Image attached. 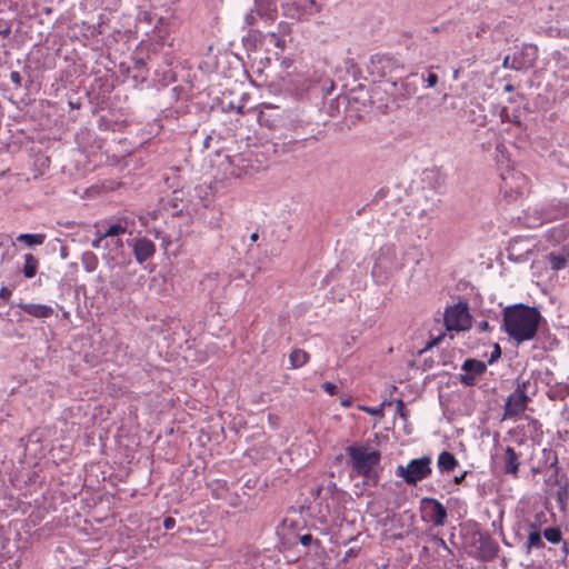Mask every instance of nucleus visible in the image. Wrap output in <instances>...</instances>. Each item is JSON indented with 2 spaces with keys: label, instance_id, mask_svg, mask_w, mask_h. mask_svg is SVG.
Here are the masks:
<instances>
[{
  "label": "nucleus",
  "instance_id": "nucleus-1",
  "mask_svg": "<svg viewBox=\"0 0 569 569\" xmlns=\"http://www.w3.org/2000/svg\"><path fill=\"white\" fill-rule=\"evenodd\" d=\"M542 317L536 307L523 303L509 306L503 310L502 329L517 343L536 337Z\"/></svg>",
  "mask_w": 569,
  "mask_h": 569
},
{
  "label": "nucleus",
  "instance_id": "nucleus-2",
  "mask_svg": "<svg viewBox=\"0 0 569 569\" xmlns=\"http://www.w3.org/2000/svg\"><path fill=\"white\" fill-rule=\"evenodd\" d=\"M346 453L349 457V465L352 471L365 478L366 485L376 486L379 481V475L375 470L381 461V452L379 450H369L368 445L352 443L346 447Z\"/></svg>",
  "mask_w": 569,
  "mask_h": 569
},
{
  "label": "nucleus",
  "instance_id": "nucleus-3",
  "mask_svg": "<svg viewBox=\"0 0 569 569\" xmlns=\"http://www.w3.org/2000/svg\"><path fill=\"white\" fill-rule=\"evenodd\" d=\"M431 457L423 456L418 459H412L405 467L399 465L396 469V475L403 479L408 486H416L419 481L428 478L431 472Z\"/></svg>",
  "mask_w": 569,
  "mask_h": 569
},
{
  "label": "nucleus",
  "instance_id": "nucleus-4",
  "mask_svg": "<svg viewBox=\"0 0 569 569\" xmlns=\"http://www.w3.org/2000/svg\"><path fill=\"white\" fill-rule=\"evenodd\" d=\"M400 269L395 244H383L375 254L372 276L387 279Z\"/></svg>",
  "mask_w": 569,
  "mask_h": 569
},
{
  "label": "nucleus",
  "instance_id": "nucleus-5",
  "mask_svg": "<svg viewBox=\"0 0 569 569\" xmlns=\"http://www.w3.org/2000/svg\"><path fill=\"white\" fill-rule=\"evenodd\" d=\"M446 329L451 330H467L471 326V318L468 310V305L458 302L446 309L443 315Z\"/></svg>",
  "mask_w": 569,
  "mask_h": 569
},
{
  "label": "nucleus",
  "instance_id": "nucleus-6",
  "mask_svg": "<svg viewBox=\"0 0 569 569\" xmlns=\"http://www.w3.org/2000/svg\"><path fill=\"white\" fill-rule=\"evenodd\" d=\"M420 510L422 520L432 523L435 527H442L447 521V508L435 498H422Z\"/></svg>",
  "mask_w": 569,
  "mask_h": 569
},
{
  "label": "nucleus",
  "instance_id": "nucleus-7",
  "mask_svg": "<svg viewBox=\"0 0 569 569\" xmlns=\"http://www.w3.org/2000/svg\"><path fill=\"white\" fill-rule=\"evenodd\" d=\"M501 180L500 190L509 199L521 196L527 187L526 176L515 170L501 174Z\"/></svg>",
  "mask_w": 569,
  "mask_h": 569
},
{
  "label": "nucleus",
  "instance_id": "nucleus-8",
  "mask_svg": "<svg viewBox=\"0 0 569 569\" xmlns=\"http://www.w3.org/2000/svg\"><path fill=\"white\" fill-rule=\"evenodd\" d=\"M461 370L463 373L458 376L460 383L465 387H473L478 378L487 372V365L481 360L468 358L461 365Z\"/></svg>",
  "mask_w": 569,
  "mask_h": 569
},
{
  "label": "nucleus",
  "instance_id": "nucleus-9",
  "mask_svg": "<svg viewBox=\"0 0 569 569\" xmlns=\"http://www.w3.org/2000/svg\"><path fill=\"white\" fill-rule=\"evenodd\" d=\"M475 537H477L475 542L478 545V559L485 562L495 560L500 550L498 542L486 531H476Z\"/></svg>",
  "mask_w": 569,
  "mask_h": 569
},
{
  "label": "nucleus",
  "instance_id": "nucleus-10",
  "mask_svg": "<svg viewBox=\"0 0 569 569\" xmlns=\"http://www.w3.org/2000/svg\"><path fill=\"white\" fill-rule=\"evenodd\" d=\"M538 59V48L535 44H523L518 51L512 54L511 66L512 70L527 71L531 69Z\"/></svg>",
  "mask_w": 569,
  "mask_h": 569
},
{
  "label": "nucleus",
  "instance_id": "nucleus-11",
  "mask_svg": "<svg viewBox=\"0 0 569 569\" xmlns=\"http://www.w3.org/2000/svg\"><path fill=\"white\" fill-rule=\"evenodd\" d=\"M134 224V220L128 216H121L117 218H111L109 220H104L102 226H104V230L102 231V236L107 238L119 237L124 233H132L130 228Z\"/></svg>",
  "mask_w": 569,
  "mask_h": 569
},
{
  "label": "nucleus",
  "instance_id": "nucleus-12",
  "mask_svg": "<svg viewBox=\"0 0 569 569\" xmlns=\"http://www.w3.org/2000/svg\"><path fill=\"white\" fill-rule=\"evenodd\" d=\"M398 68L397 59L388 53H376L370 58V72L386 77Z\"/></svg>",
  "mask_w": 569,
  "mask_h": 569
},
{
  "label": "nucleus",
  "instance_id": "nucleus-13",
  "mask_svg": "<svg viewBox=\"0 0 569 569\" xmlns=\"http://www.w3.org/2000/svg\"><path fill=\"white\" fill-rule=\"evenodd\" d=\"M531 399L520 391L513 390L505 403L503 419H510L521 415L528 407Z\"/></svg>",
  "mask_w": 569,
  "mask_h": 569
},
{
  "label": "nucleus",
  "instance_id": "nucleus-14",
  "mask_svg": "<svg viewBox=\"0 0 569 569\" xmlns=\"http://www.w3.org/2000/svg\"><path fill=\"white\" fill-rule=\"evenodd\" d=\"M567 217H569V201H551L540 208L542 222H551Z\"/></svg>",
  "mask_w": 569,
  "mask_h": 569
},
{
  "label": "nucleus",
  "instance_id": "nucleus-15",
  "mask_svg": "<svg viewBox=\"0 0 569 569\" xmlns=\"http://www.w3.org/2000/svg\"><path fill=\"white\" fill-rule=\"evenodd\" d=\"M446 174L439 168H429L422 172V182L435 191H440L446 184Z\"/></svg>",
  "mask_w": 569,
  "mask_h": 569
},
{
  "label": "nucleus",
  "instance_id": "nucleus-16",
  "mask_svg": "<svg viewBox=\"0 0 569 569\" xmlns=\"http://www.w3.org/2000/svg\"><path fill=\"white\" fill-rule=\"evenodd\" d=\"M132 249L134 258L139 263H143L144 261L150 259L156 252L154 243L147 238L137 239L133 243Z\"/></svg>",
  "mask_w": 569,
  "mask_h": 569
},
{
  "label": "nucleus",
  "instance_id": "nucleus-17",
  "mask_svg": "<svg viewBox=\"0 0 569 569\" xmlns=\"http://www.w3.org/2000/svg\"><path fill=\"white\" fill-rule=\"evenodd\" d=\"M17 306L29 316L38 319L50 318L54 315L53 308L47 305L19 302Z\"/></svg>",
  "mask_w": 569,
  "mask_h": 569
},
{
  "label": "nucleus",
  "instance_id": "nucleus-18",
  "mask_svg": "<svg viewBox=\"0 0 569 569\" xmlns=\"http://www.w3.org/2000/svg\"><path fill=\"white\" fill-rule=\"evenodd\" d=\"M502 462H503L505 473L517 477L520 462H519V456L512 447L508 446L505 449V453L502 456Z\"/></svg>",
  "mask_w": 569,
  "mask_h": 569
},
{
  "label": "nucleus",
  "instance_id": "nucleus-19",
  "mask_svg": "<svg viewBox=\"0 0 569 569\" xmlns=\"http://www.w3.org/2000/svg\"><path fill=\"white\" fill-rule=\"evenodd\" d=\"M516 391H520L521 393H525V396L529 397L531 399L532 396L537 393L538 386L537 381L533 380L531 377L526 375H520L516 379Z\"/></svg>",
  "mask_w": 569,
  "mask_h": 569
},
{
  "label": "nucleus",
  "instance_id": "nucleus-20",
  "mask_svg": "<svg viewBox=\"0 0 569 569\" xmlns=\"http://www.w3.org/2000/svg\"><path fill=\"white\" fill-rule=\"evenodd\" d=\"M458 463L459 462L455 455L449 451H442L438 456L437 467L440 473H448L450 471H453Z\"/></svg>",
  "mask_w": 569,
  "mask_h": 569
},
{
  "label": "nucleus",
  "instance_id": "nucleus-21",
  "mask_svg": "<svg viewBox=\"0 0 569 569\" xmlns=\"http://www.w3.org/2000/svg\"><path fill=\"white\" fill-rule=\"evenodd\" d=\"M569 238V221L558 224L548 231V240L553 243H560Z\"/></svg>",
  "mask_w": 569,
  "mask_h": 569
},
{
  "label": "nucleus",
  "instance_id": "nucleus-22",
  "mask_svg": "<svg viewBox=\"0 0 569 569\" xmlns=\"http://www.w3.org/2000/svg\"><path fill=\"white\" fill-rule=\"evenodd\" d=\"M565 251H566L565 249L562 250V252L553 251L547 256V260L552 270L558 271V270L563 269L567 266L568 259H569V252L566 253Z\"/></svg>",
  "mask_w": 569,
  "mask_h": 569
},
{
  "label": "nucleus",
  "instance_id": "nucleus-23",
  "mask_svg": "<svg viewBox=\"0 0 569 569\" xmlns=\"http://www.w3.org/2000/svg\"><path fill=\"white\" fill-rule=\"evenodd\" d=\"M24 263L22 267V273L24 278L31 279L37 274L39 268V260L31 253H27L23 257Z\"/></svg>",
  "mask_w": 569,
  "mask_h": 569
},
{
  "label": "nucleus",
  "instance_id": "nucleus-24",
  "mask_svg": "<svg viewBox=\"0 0 569 569\" xmlns=\"http://www.w3.org/2000/svg\"><path fill=\"white\" fill-rule=\"evenodd\" d=\"M310 359V355L299 348L293 349L289 355V361L292 369H298L305 366Z\"/></svg>",
  "mask_w": 569,
  "mask_h": 569
},
{
  "label": "nucleus",
  "instance_id": "nucleus-25",
  "mask_svg": "<svg viewBox=\"0 0 569 569\" xmlns=\"http://www.w3.org/2000/svg\"><path fill=\"white\" fill-rule=\"evenodd\" d=\"M47 236L44 233H20L17 237L18 242H22L29 247L41 246L46 241Z\"/></svg>",
  "mask_w": 569,
  "mask_h": 569
},
{
  "label": "nucleus",
  "instance_id": "nucleus-26",
  "mask_svg": "<svg viewBox=\"0 0 569 569\" xmlns=\"http://www.w3.org/2000/svg\"><path fill=\"white\" fill-rule=\"evenodd\" d=\"M543 547L545 542L541 538V530L529 529L528 540L526 542L527 553H529L532 548L542 549Z\"/></svg>",
  "mask_w": 569,
  "mask_h": 569
},
{
  "label": "nucleus",
  "instance_id": "nucleus-27",
  "mask_svg": "<svg viewBox=\"0 0 569 569\" xmlns=\"http://www.w3.org/2000/svg\"><path fill=\"white\" fill-rule=\"evenodd\" d=\"M81 263L87 272H93L98 268L99 259L94 252L84 251L81 254Z\"/></svg>",
  "mask_w": 569,
  "mask_h": 569
},
{
  "label": "nucleus",
  "instance_id": "nucleus-28",
  "mask_svg": "<svg viewBox=\"0 0 569 569\" xmlns=\"http://www.w3.org/2000/svg\"><path fill=\"white\" fill-rule=\"evenodd\" d=\"M177 180V177L174 176L173 178H170V177H167L164 178V181L167 183V186L169 188H173V197L172 199L170 200V206L173 208V209H178L179 207V203L178 201H181L182 199L180 198V194L182 193L181 190L178 189L179 187V183L176 182Z\"/></svg>",
  "mask_w": 569,
  "mask_h": 569
},
{
  "label": "nucleus",
  "instance_id": "nucleus-29",
  "mask_svg": "<svg viewBox=\"0 0 569 569\" xmlns=\"http://www.w3.org/2000/svg\"><path fill=\"white\" fill-rule=\"evenodd\" d=\"M256 12L262 17L276 10V0H254Z\"/></svg>",
  "mask_w": 569,
  "mask_h": 569
},
{
  "label": "nucleus",
  "instance_id": "nucleus-30",
  "mask_svg": "<svg viewBox=\"0 0 569 569\" xmlns=\"http://www.w3.org/2000/svg\"><path fill=\"white\" fill-rule=\"evenodd\" d=\"M500 118L502 122H510L519 128H522V121L516 111L511 113L507 108H502L500 111Z\"/></svg>",
  "mask_w": 569,
  "mask_h": 569
},
{
  "label": "nucleus",
  "instance_id": "nucleus-31",
  "mask_svg": "<svg viewBox=\"0 0 569 569\" xmlns=\"http://www.w3.org/2000/svg\"><path fill=\"white\" fill-rule=\"evenodd\" d=\"M542 535L550 543H559L562 539V533L559 528L549 527L542 531Z\"/></svg>",
  "mask_w": 569,
  "mask_h": 569
},
{
  "label": "nucleus",
  "instance_id": "nucleus-32",
  "mask_svg": "<svg viewBox=\"0 0 569 569\" xmlns=\"http://www.w3.org/2000/svg\"><path fill=\"white\" fill-rule=\"evenodd\" d=\"M569 396V387L567 385L565 386H559L557 388H551L549 391H548V397L551 399V400H563L566 397Z\"/></svg>",
  "mask_w": 569,
  "mask_h": 569
},
{
  "label": "nucleus",
  "instance_id": "nucleus-33",
  "mask_svg": "<svg viewBox=\"0 0 569 569\" xmlns=\"http://www.w3.org/2000/svg\"><path fill=\"white\" fill-rule=\"evenodd\" d=\"M299 541L305 547L313 546L316 550L323 549L321 541L319 539H315L310 533L301 535L299 537Z\"/></svg>",
  "mask_w": 569,
  "mask_h": 569
},
{
  "label": "nucleus",
  "instance_id": "nucleus-34",
  "mask_svg": "<svg viewBox=\"0 0 569 569\" xmlns=\"http://www.w3.org/2000/svg\"><path fill=\"white\" fill-rule=\"evenodd\" d=\"M548 522L547 513L539 511L535 515L533 520L529 523V529L541 530V527Z\"/></svg>",
  "mask_w": 569,
  "mask_h": 569
},
{
  "label": "nucleus",
  "instance_id": "nucleus-35",
  "mask_svg": "<svg viewBox=\"0 0 569 569\" xmlns=\"http://www.w3.org/2000/svg\"><path fill=\"white\" fill-rule=\"evenodd\" d=\"M501 357V348L499 346V343H495L493 345V350L490 355V358L488 360V363L489 365H492L493 362H496L499 358Z\"/></svg>",
  "mask_w": 569,
  "mask_h": 569
},
{
  "label": "nucleus",
  "instance_id": "nucleus-36",
  "mask_svg": "<svg viewBox=\"0 0 569 569\" xmlns=\"http://www.w3.org/2000/svg\"><path fill=\"white\" fill-rule=\"evenodd\" d=\"M471 473L472 472L470 470H466L462 473H460L459 476L453 477V483L456 486H466V479Z\"/></svg>",
  "mask_w": 569,
  "mask_h": 569
},
{
  "label": "nucleus",
  "instance_id": "nucleus-37",
  "mask_svg": "<svg viewBox=\"0 0 569 569\" xmlns=\"http://www.w3.org/2000/svg\"><path fill=\"white\" fill-rule=\"evenodd\" d=\"M321 388L327 392L329 393L330 396H335L337 392H338V387L337 385L332 383V382H329V381H326L322 383Z\"/></svg>",
  "mask_w": 569,
  "mask_h": 569
},
{
  "label": "nucleus",
  "instance_id": "nucleus-38",
  "mask_svg": "<svg viewBox=\"0 0 569 569\" xmlns=\"http://www.w3.org/2000/svg\"><path fill=\"white\" fill-rule=\"evenodd\" d=\"M388 193H389V188H387V187L380 188L375 193L372 201L378 202L379 200H382L383 198H386L388 196Z\"/></svg>",
  "mask_w": 569,
  "mask_h": 569
},
{
  "label": "nucleus",
  "instance_id": "nucleus-39",
  "mask_svg": "<svg viewBox=\"0 0 569 569\" xmlns=\"http://www.w3.org/2000/svg\"><path fill=\"white\" fill-rule=\"evenodd\" d=\"M10 79L16 88H20L22 84V77L18 71H12L10 73Z\"/></svg>",
  "mask_w": 569,
  "mask_h": 569
},
{
  "label": "nucleus",
  "instance_id": "nucleus-40",
  "mask_svg": "<svg viewBox=\"0 0 569 569\" xmlns=\"http://www.w3.org/2000/svg\"><path fill=\"white\" fill-rule=\"evenodd\" d=\"M558 502L560 503L561 508H563L566 500L568 499V491L566 488H560L558 490Z\"/></svg>",
  "mask_w": 569,
  "mask_h": 569
},
{
  "label": "nucleus",
  "instance_id": "nucleus-41",
  "mask_svg": "<svg viewBox=\"0 0 569 569\" xmlns=\"http://www.w3.org/2000/svg\"><path fill=\"white\" fill-rule=\"evenodd\" d=\"M107 239V237H103L102 236V231L98 230L97 231V237L96 239H93V241L91 242V246L94 248V249H99L101 247V242Z\"/></svg>",
  "mask_w": 569,
  "mask_h": 569
},
{
  "label": "nucleus",
  "instance_id": "nucleus-42",
  "mask_svg": "<svg viewBox=\"0 0 569 569\" xmlns=\"http://www.w3.org/2000/svg\"><path fill=\"white\" fill-rule=\"evenodd\" d=\"M144 67H146V63L142 58L134 60L133 69L138 72L139 76H143L142 70L144 69Z\"/></svg>",
  "mask_w": 569,
  "mask_h": 569
},
{
  "label": "nucleus",
  "instance_id": "nucleus-43",
  "mask_svg": "<svg viewBox=\"0 0 569 569\" xmlns=\"http://www.w3.org/2000/svg\"><path fill=\"white\" fill-rule=\"evenodd\" d=\"M162 525H163V528L166 530H171L176 526V519L173 517H166L163 519V523Z\"/></svg>",
  "mask_w": 569,
  "mask_h": 569
},
{
  "label": "nucleus",
  "instance_id": "nucleus-44",
  "mask_svg": "<svg viewBox=\"0 0 569 569\" xmlns=\"http://www.w3.org/2000/svg\"><path fill=\"white\" fill-rule=\"evenodd\" d=\"M438 76L436 73L430 72L426 79L428 87H435L438 83Z\"/></svg>",
  "mask_w": 569,
  "mask_h": 569
},
{
  "label": "nucleus",
  "instance_id": "nucleus-45",
  "mask_svg": "<svg viewBox=\"0 0 569 569\" xmlns=\"http://www.w3.org/2000/svg\"><path fill=\"white\" fill-rule=\"evenodd\" d=\"M478 331H490L492 328L487 320H482L477 323Z\"/></svg>",
  "mask_w": 569,
  "mask_h": 569
},
{
  "label": "nucleus",
  "instance_id": "nucleus-46",
  "mask_svg": "<svg viewBox=\"0 0 569 569\" xmlns=\"http://www.w3.org/2000/svg\"><path fill=\"white\" fill-rule=\"evenodd\" d=\"M358 555V550L355 548H350L346 551L345 557L342 559L343 562L348 561V559L353 558Z\"/></svg>",
  "mask_w": 569,
  "mask_h": 569
},
{
  "label": "nucleus",
  "instance_id": "nucleus-47",
  "mask_svg": "<svg viewBox=\"0 0 569 569\" xmlns=\"http://www.w3.org/2000/svg\"><path fill=\"white\" fill-rule=\"evenodd\" d=\"M511 59H512V56L510 54H507L502 61V67L505 69H512V66H511Z\"/></svg>",
  "mask_w": 569,
  "mask_h": 569
},
{
  "label": "nucleus",
  "instance_id": "nucleus-48",
  "mask_svg": "<svg viewBox=\"0 0 569 569\" xmlns=\"http://www.w3.org/2000/svg\"><path fill=\"white\" fill-rule=\"evenodd\" d=\"M405 411H406V407H405V403L402 400H398L397 402V412L401 416V417H405Z\"/></svg>",
  "mask_w": 569,
  "mask_h": 569
},
{
  "label": "nucleus",
  "instance_id": "nucleus-49",
  "mask_svg": "<svg viewBox=\"0 0 569 569\" xmlns=\"http://www.w3.org/2000/svg\"><path fill=\"white\" fill-rule=\"evenodd\" d=\"M442 338H443V336L441 335V336H438L437 338L432 339L430 342H428L426 350L432 348L433 346H437Z\"/></svg>",
  "mask_w": 569,
  "mask_h": 569
},
{
  "label": "nucleus",
  "instance_id": "nucleus-50",
  "mask_svg": "<svg viewBox=\"0 0 569 569\" xmlns=\"http://www.w3.org/2000/svg\"><path fill=\"white\" fill-rule=\"evenodd\" d=\"M10 32H11L10 28H6L3 30H0V36H2L3 38H7V37H9Z\"/></svg>",
  "mask_w": 569,
  "mask_h": 569
},
{
  "label": "nucleus",
  "instance_id": "nucleus-51",
  "mask_svg": "<svg viewBox=\"0 0 569 569\" xmlns=\"http://www.w3.org/2000/svg\"><path fill=\"white\" fill-rule=\"evenodd\" d=\"M211 137L207 136L203 140V148L208 149L210 147Z\"/></svg>",
  "mask_w": 569,
  "mask_h": 569
},
{
  "label": "nucleus",
  "instance_id": "nucleus-52",
  "mask_svg": "<svg viewBox=\"0 0 569 569\" xmlns=\"http://www.w3.org/2000/svg\"><path fill=\"white\" fill-rule=\"evenodd\" d=\"M503 89H505L506 92L515 91V87L511 83H507Z\"/></svg>",
  "mask_w": 569,
  "mask_h": 569
},
{
  "label": "nucleus",
  "instance_id": "nucleus-53",
  "mask_svg": "<svg viewBox=\"0 0 569 569\" xmlns=\"http://www.w3.org/2000/svg\"><path fill=\"white\" fill-rule=\"evenodd\" d=\"M270 36L276 40V46L280 47L281 46L280 44L281 40L277 37V34L276 33H271Z\"/></svg>",
  "mask_w": 569,
  "mask_h": 569
},
{
  "label": "nucleus",
  "instance_id": "nucleus-54",
  "mask_svg": "<svg viewBox=\"0 0 569 569\" xmlns=\"http://www.w3.org/2000/svg\"><path fill=\"white\" fill-rule=\"evenodd\" d=\"M258 239H259V234H258V232H253V233L250 236V240H251L252 242H256Z\"/></svg>",
  "mask_w": 569,
  "mask_h": 569
},
{
  "label": "nucleus",
  "instance_id": "nucleus-55",
  "mask_svg": "<svg viewBox=\"0 0 569 569\" xmlns=\"http://www.w3.org/2000/svg\"><path fill=\"white\" fill-rule=\"evenodd\" d=\"M61 226L66 227V228H71L74 226V221H67L64 223H61Z\"/></svg>",
  "mask_w": 569,
  "mask_h": 569
},
{
  "label": "nucleus",
  "instance_id": "nucleus-56",
  "mask_svg": "<svg viewBox=\"0 0 569 569\" xmlns=\"http://www.w3.org/2000/svg\"><path fill=\"white\" fill-rule=\"evenodd\" d=\"M114 246H116V247H118V248H122V247H123V242H122V240H121V239H117V240L114 241Z\"/></svg>",
  "mask_w": 569,
  "mask_h": 569
},
{
  "label": "nucleus",
  "instance_id": "nucleus-57",
  "mask_svg": "<svg viewBox=\"0 0 569 569\" xmlns=\"http://www.w3.org/2000/svg\"><path fill=\"white\" fill-rule=\"evenodd\" d=\"M252 20H253V16H252V12L250 14L247 16V21L249 24L252 23Z\"/></svg>",
  "mask_w": 569,
  "mask_h": 569
},
{
  "label": "nucleus",
  "instance_id": "nucleus-58",
  "mask_svg": "<svg viewBox=\"0 0 569 569\" xmlns=\"http://www.w3.org/2000/svg\"><path fill=\"white\" fill-rule=\"evenodd\" d=\"M231 174L236 176L237 178H240L242 176L241 171H231Z\"/></svg>",
  "mask_w": 569,
  "mask_h": 569
},
{
  "label": "nucleus",
  "instance_id": "nucleus-59",
  "mask_svg": "<svg viewBox=\"0 0 569 569\" xmlns=\"http://www.w3.org/2000/svg\"><path fill=\"white\" fill-rule=\"evenodd\" d=\"M562 550H563L565 552H568V545H567V542H565V543H563V546H562Z\"/></svg>",
  "mask_w": 569,
  "mask_h": 569
},
{
  "label": "nucleus",
  "instance_id": "nucleus-60",
  "mask_svg": "<svg viewBox=\"0 0 569 569\" xmlns=\"http://www.w3.org/2000/svg\"><path fill=\"white\" fill-rule=\"evenodd\" d=\"M431 31H432L433 33L439 32V27H432V28H431Z\"/></svg>",
  "mask_w": 569,
  "mask_h": 569
},
{
  "label": "nucleus",
  "instance_id": "nucleus-61",
  "mask_svg": "<svg viewBox=\"0 0 569 569\" xmlns=\"http://www.w3.org/2000/svg\"><path fill=\"white\" fill-rule=\"evenodd\" d=\"M508 101H509V102H511V103H513L516 100H515V98H511V97H510V98L508 99Z\"/></svg>",
  "mask_w": 569,
  "mask_h": 569
},
{
  "label": "nucleus",
  "instance_id": "nucleus-62",
  "mask_svg": "<svg viewBox=\"0 0 569 569\" xmlns=\"http://www.w3.org/2000/svg\"><path fill=\"white\" fill-rule=\"evenodd\" d=\"M342 405H343V406H349V405H350V402H349V401H342Z\"/></svg>",
  "mask_w": 569,
  "mask_h": 569
},
{
  "label": "nucleus",
  "instance_id": "nucleus-63",
  "mask_svg": "<svg viewBox=\"0 0 569 569\" xmlns=\"http://www.w3.org/2000/svg\"><path fill=\"white\" fill-rule=\"evenodd\" d=\"M440 541H441V545H442L443 547H446V542H445V540L440 539Z\"/></svg>",
  "mask_w": 569,
  "mask_h": 569
}]
</instances>
